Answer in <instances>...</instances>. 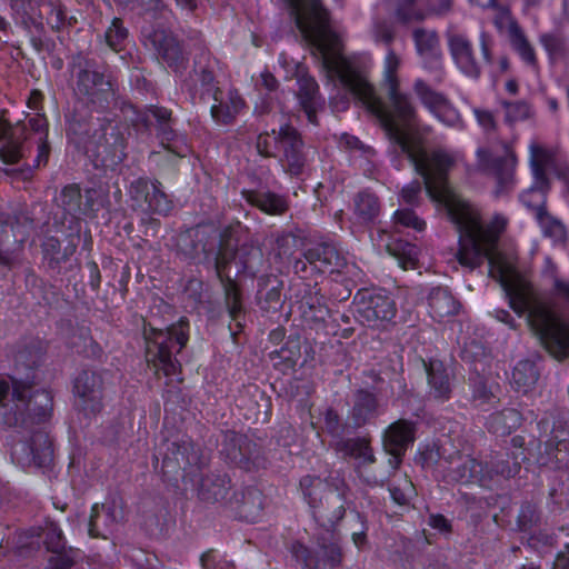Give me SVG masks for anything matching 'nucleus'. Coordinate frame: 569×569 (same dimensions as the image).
Wrapping results in <instances>:
<instances>
[{"instance_id":"1","label":"nucleus","mask_w":569,"mask_h":569,"mask_svg":"<svg viewBox=\"0 0 569 569\" xmlns=\"http://www.w3.org/2000/svg\"><path fill=\"white\" fill-rule=\"evenodd\" d=\"M302 38L315 47L328 71L335 73L343 87L373 114L389 140L407 154L426 179L427 189L438 198L446 197V172L455 164V158L442 149L425 150L419 139L408 129L416 124L417 111L410 96L399 91L398 81L387 88L389 108L377 96L373 87L355 69L340 50V40L328 24V12L319 0H309L290 16Z\"/></svg>"},{"instance_id":"2","label":"nucleus","mask_w":569,"mask_h":569,"mask_svg":"<svg viewBox=\"0 0 569 569\" xmlns=\"http://www.w3.org/2000/svg\"><path fill=\"white\" fill-rule=\"evenodd\" d=\"M486 259L490 267L489 276L500 283L513 311L519 316L527 313L529 323L555 358L569 357V325L556 316L530 283L513 277L512 266L496 248ZM556 289L569 301V282L557 281Z\"/></svg>"},{"instance_id":"3","label":"nucleus","mask_w":569,"mask_h":569,"mask_svg":"<svg viewBox=\"0 0 569 569\" xmlns=\"http://www.w3.org/2000/svg\"><path fill=\"white\" fill-rule=\"evenodd\" d=\"M416 171L425 178L417 169ZM445 178V189L447 196L442 198L433 197L427 189L426 179L423 182L411 181L401 190L402 200L409 206H417L420 194L425 187L429 197L445 206L447 214L456 226L459 233V248L456 252L458 262L470 270L480 267L492 248H496L500 232L503 229L502 222H495L491 226H483L479 211L468 201L455 192L448 182V172Z\"/></svg>"},{"instance_id":"4","label":"nucleus","mask_w":569,"mask_h":569,"mask_svg":"<svg viewBox=\"0 0 569 569\" xmlns=\"http://www.w3.org/2000/svg\"><path fill=\"white\" fill-rule=\"evenodd\" d=\"M24 406L17 397L10 396L14 406L3 413V422L10 430L7 436V446L10 447L11 459L21 467H44L52 460V443L49 436L42 430H33L50 417L52 410V396L47 390L31 391L23 387ZM8 403V400L6 401Z\"/></svg>"},{"instance_id":"5","label":"nucleus","mask_w":569,"mask_h":569,"mask_svg":"<svg viewBox=\"0 0 569 569\" xmlns=\"http://www.w3.org/2000/svg\"><path fill=\"white\" fill-rule=\"evenodd\" d=\"M204 263L214 269L216 276L223 289L224 305L230 318L241 327L243 315L241 293L236 281L228 274L230 264L236 261L242 272L254 273L262 262V251L252 244L238 247L237 239L229 234H221L216 243L203 247Z\"/></svg>"},{"instance_id":"6","label":"nucleus","mask_w":569,"mask_h":569,"mask_svg":"<svg viewBox=\"0 0 569 569\" xmlns=\"http://www.w3.org/2000/svg\"><path fill=\"white\" fill-rule=\"evenodd\" d=\"M300 488L316 522L325 530H332L346 512L348 486L345 480L339 476L322 480L308 475L301 478Z\"/></svg>"},{"instance_id":"7","label":"nucleus","mask_w":569,"mask_h":569,"mask_svg":"<svg viewBox=\"0 0 569 569\" xmlns=\"http://www.w3.org/2000/svg\"><path fill=\"white\" fill-rule=\"evenodd\" d=\"M188 327L189 323L184 319H180L166 330L154 328L151 323L144 325L147 361L156 370H162L166 376L178 372L180 363L173 357V352H179L187 345Z\"/></svg>"},{"instance_id":"8","label":"nucleus","mask_w":569,"mask_h":569,"mask_svg":"<svg viewBox=\"0 0 569 569\" xmlns=\"http://www.w3.org/2000/svg\"><path fill=\"white\" fill-rule=\"evenodd\" d=\"M30 129L38 133V154L36 167L46 166L49 160L50 144L48 142V122L41 114L28 119V122L18 121L11 124L0 116V158L4 163H17L24 156L22 141L27 139L26 132Z\"/></svg>"},{"instance_id":"9","label":"nucleus","mask_w":569,"mask_h":569,"mask_svg":"<svg viewBox=\"0 0 569 569\" xmlns=\"http://www.w3.org/2000/svg\"><path fill=\"white\" fill-rule=\"evenodd\" d=\"M72 68L76 71L74 91L89 104L106 109L116 101V82L111 76L97 69L96 60L78 54L73 58Z\"/></svg>"},{"instance_id":"10","label":"nucleus","mask_w":569,"mask_h":569,"mask_svg":"<svg viewBox=\"0 0 569 569\" xmlns=\"http://www.w3.org/2000/svg\"><path fill=\"white\" fill-rule=\"evenodd\" d=\"M86 149L97 167L116 169L127 157V140L121 126L113 120L98 118Z\"/></svg>"},{"instance_id":"11","label":"nucleus","mask_w":569,"mask_h":569,"mask_svg":"<svg viewBox=\"0 0 569 569\" xmlns=\"http://www.w3.org/2000/svg\"><path fill=\"white\" fill-rule=\"evenodd\" d=\"M52 228L62 239L47 234L41 241L42 263L52 276L66 271L63 264L76 253L81 237V221L68 218L63 223H53Z\"/></svg>"},{"instance_id":"12","label":"nucleus","mask_w":569,"mask_h":569,"mask_svg":"<svg viewBox=\"0 0 569 569\" xmlns=\"http://www.w3.org/2000/svg\"><path fill=\"white\" fill-rule=\"evenodd\" d=\"M438 471L445 482L483 485L482 461L442 445L439 449Z\"/></svg>"},{"instance_id":"13","label":"nucleus","mask_w":569,"mask_h":569,"mask_svg":"<svg viewBox=\"0 0 569 569\" xmlns=\"http://www.w3.org/2000/svg\"><path fill=\"white\" fill-rule=\"evenodd\" d=\"M317 541V555H313L302 543L293 542L290 548L293 558L301 563L305 569L337 568L343 558L339 537L332 530H325L323 533L318 536Z\"/></svg>"},{"instance_id":"14","label":"nucleus","mask_w":569,"mask_h":569,"mask_svg":"<svg viewBox=\"0 0 569 569\" xmlns=\"http://www.w3.org/2000/svg\"><path fill=\"white\" fill-rule=\"evenodd\" d=\"M353 303L359 320L372 328L383 327L396 317L393 299L382 292L361 290L356 295Z\"/></svg>"},{"instance_id":"15","label":"nucleus","mask_w":569,"mask_h":569,"mask_svg":"<svg viewBox=\"0 0 569 569\" xmlns=\"http://www.w3.org/2000/svg\"><path fill=\"white\" fill-rule=\"evenodd\" d=\"M221 453L230 463L246 471L259 469L264 463L260 447L246 435L237 432L224 435Z\"/></svg>"},{"instance_id":"16","label":"nucleus","mask_w":569,"mask_h":569,"mask_svg":"<svg viewBox=\"0 0 569 569\" xmlns=\"http://www.w3.org/2000/svg\"><path fill=\"white\" fill-rule=\"evenodd\" d=\"M277 141L280 142L281 166L284 172L292 177L305 173L309 158L305 149V142L296 128L289 124L281 126L278 130Z\"/></svg>"},{"instance_id":"17","label":"nucleus","mask_w":569,"mask_h":569,"mask_svg":"<svg viewBox=\"0 0 569 569\" xmlns=\"http://www.w3.org/2000/svg\"><path fill=\"white\" fill-rule=\"evenodd\" d=\"M129 197L132 206L143 212L167 216L173 208L171 199L163 192L161 182L139 178L131 182Z\"/></svg>"},{"instance_id":"18","label":"nucleus","mask_w":569,"mask_h":569,"mask_svg":"<svg viewBox=\"0 0 569 569\" xmlns=\"http://www.w3.org/2000/svg\"><path fill=\"white\" fill-rule=\"evenodd\" d=\"M76 407L86 417L99 413L103 407V381L99 372L82 370L74 379Z\"/></svg>"},{"instance_id":"19","label":"nucleus","mask_w":569,"mask_h":569,"mask_svg":"<svg viewBox=\"0 0 569 569\" xmlns=\"http://www.w3.org/2000/svg\"><path fill=\"white\" fill-rule=\"evenodd\" d=\"M146 46L174 72H182L187 68L188 58L172 32L154 29L146 34Z\"/></svg>"},{"instance_id":"20","label":"nucleus","mask_w":569,"mask_h":569,"mask_svg":"<svg viewBox=\"0 0 569 569\" xmlns=\"http://www.w3.org/2000/svg\"><path fill=\"white\" fill-rule=\"evenodd\" d=\"M416 433V423L400 419L391 423L383 432V448L390 458V467L396 470L401 463L402 457L408 447L413 443Z\"/></svg>"},{"instance_id":"21","label":"nucleus","mask_w":569,"mask_h":569,"mask_svg":"<svg viewBox=\"0 0 569 569\" xmlns=\"http://www.w3.org/2000/svg\"><path fill=\"white\" fill-rule=\"evenodd\" d=\"M477 154L481 166L496 177L498 181L497 193L507 190L513 181L516 167V156L513 151L505 144L501 154L492 153L486 149H479Z\"/></svg>"},{"instance_id":"22","label":"nucleus","mask_w":569,"mask_h":569,"mask_svg":"<svg viewBox=\"0 0 569 569\" xmlns=\"http://www.w3.org/2000/svg\"><path fill=\"white\" fill-rule=\"evenodd\" d=\"M531 168L535 176V183L526 192L521 194L522 203L535 212L536 219L538 218V210L546 208V188L547 177L545 171V150L537 146L531 144Z\"/></svg>"},{"instance_id":"23","label":"nucleus","mask_w":569,"mask_h":569,"mask_svg":"<svg viewBox=\"0 0 569 569\" xmlns=\"http://www.w3.org/2000/svg\"><path fill=\"white\" fill-rule=\"evenodd\" d=\"M199 462V452L190 440L172 441L167 446L162 459V472L168 477L176 476Z\"/></svg>"},{"instance_id":"24","label":"nucleus","mask_w":569,"mask_h":569,"mask_svg":"<svg viewBox=\"0 0 569 569\" xmlns=\"http://www.w3.org/2000/svg\"><path fill=\"white\" fill-rule=\"evenodd\" d=\"M525 460L526 456L523 451L520 452H492L489 457L482 461V475H483V487L489 483L496 477H502L505 479L515 477L521 467L520 460Z\"/></svg>"},{"instance_id":"25","label":"nucleus","mask_w":569,"mask_h":569,"mask_svg":"<svg viewBox=\"0 0 569 569\" xmlns=\"http://www.w3.org/2000/svg\"><path fill=\"white\" fill-rule=\"evenodd\" d=\"M450 54L459 70L472 79L481 74L480 62L476 59L470 40L462 33L450 32L447 36Z\"/></svg>"},{"instance_id":"26","label":"nucleus","mask_w":569,"mask_h":569,"mask_svg":"<svg viewBox=\"0 0 569 569\" xmlns=\"http://www.w3.org/2000/svg\"><path fill=\"white\" fill-rule=\"evenodd\" d=\"M302 256L309 261L311 271L317 273L338 271L345 266V258L333 244L328 242L307 248Z\"/></svg>"},{"instance_id":"27","label":"nucleus","mask_w":569,"mask_h":569,"mask_svg":"<svg viewBox=\"0 0 569 569\" xmlns=\"http://www.w3.org/2000/svg\"><path fill=\"white\" fill-rule=\"evenodd\" d=\"M241 194L250 206L269 216H282L289 210L288 199L270 190L243 189Z\"/></svg>"},{"instance_id":"28","label":"nucleus","mask_w":569,"mask_h":569,"mask_svg":"<svg viewBox=\"0 0 569 569\" xmlns=\"http://www.w3.org/2000/svg\"><path fill=\"white\" fill-rule=\"evenodd\" d=\"M298 89L296 97L300 108L305 111L307 119L312 124H318L317 112L323 106L319 96V88L316 80L309 76L298 77Z\"/></svg>"},{"instance_id":"29","label":"nucleus","mask_w":569,"mask_h":569,"mask_svg":"<svg viewBox=\"0 0 569 569\" xmlns=\"http://www.w3.org/2000/svg\"><path fill=\"white\" fill-rule=\"evenodd\" d=\"M283 282L274 274L258 278L257 302L262 311L277 312L282 307Z\"/></svg>"},{"instance_id":"30","label":"nucleus","mask_w":569,"mask_h":569,"mask_svg":"<svg viewBox=\"0 0 569 569\" xmlns=\"http://www.w3.org/2000/svg\"><path fill=\"white\" fill-rule=\"evenodd\" d=\"M333 448L345 458L355 459L359 471L376 461L370 440L367 438H339Z\"/></svg>"},{"instance_id":"31","label":"nucleus","mask_w":569,"mask_h":569,"mask_svg":"<svg viewBox=\"0 0 569 569\" xmlns=\"http://www.w3.org/2000/svg\"><path fill=\"white\" fill-rule=\"evenodd\" d=\"M300 309L302 317L310 322H322L328 317L329 308L325 296L321 293V288L317 283L315 286L306 284L301 296Z\"/></svg>"},{"instance_id":"32","label":"nucleus","mask_w":569,"mask_h":569,"mask_svg":"<svg viewBox=\"0 0 569 569\" xmlns=\"http://www.w3.org/2000/svg\"><path fill=\"white\" fill-rule=\"evenodd\" d=\"M377 397L368 390H358L355 395L350 419L355 428L363 427L379 416Z\"/></svg>"},{"instance_id":"33","label":"nucleus","mask_w":569,"mask_h":569,"mask_svg":"<svg viewBox=\"0 0 569 569\" xmlns=\"http://www.w3.org/2000/svg\"><path fill=\"white\" fill-rule=\"evenodd\" d=\"M149 111L156 121L157 134L160 138L161 143L174 153L183 156L182 149L171 146V143L176 142L179 138L173 129L174 119L172 118L171 110L164 107L150 106Z\"/></svg>"},{"instance_id":"34","label":"nucleus","mask_w":569,"mask_h":569,"mask_svg":"<svg viewBox=\"0 0 569 569\" xmlns=\"http://www.w3.org/2000/svg\"><path fill=\"white\" fill-rule=\"evenodd\" d=\"M538 463L552 470H569V442L549 439L540 451Z\"/></svg>"},{"instance_id":"35","label":"nucleus","mask_w":569,"mask_h":569,"mask_svg":"<svg viewBox=\"0 0 569 569\" xmlns=\"http://www.w3.org/2000/svg\"><path fill=\"white\" fill-rule=\"evenodd\" d=\"M117 521L113 506L96 503L91 509L88 532L92 538L106 539L111 533Z\"/></svg>"},{"instance_id":"36","label":"nucleus","mask_w":569,"mask_h":569,"mask_svg":"<svg viewBox=\"0 0 569 569\" xmlns=\"http://www.w3.org/2000/svg\"><path fill=\"white\" fill-rule=\"evenodd\" d=\"M230 488V480L226 475L210 473L202 477L198 496L209 503L221 502L227 499Z\"/></svg>"},{"instance_id":"37","label":"nucleus","mask_w":569,"mask_h":569,"mask_svg":"<svg viewBox=\"0 0 569 569\" xmlns=\"http://www.w3.org/2000/svg\"><path fill=\"white\" fill-rule=\"evenodd\" d=\"M429 313L435 320L455 316L459 309V302L446 288H433L428 296Z\"/></svg>"},{"instance_id":"38","label":"nucleus","mask_w":569,"mask_h":569,"mask_svg":"<svg viewBox=\"0 0 569 569\" xmlns=\"http://www.w3.org/2000/svg\"><path fill=\"white\" fill-rule=\"evenodd\" d=\"M97 122L92 121V117L84 108H74L68 119L67 136L78 146L88 144V140L92 133L91 128H96Z\"/></svg>"},{"instance_id":"39","label":"nucleus","mask_w":569,"mask_h":569,"mask_svg":"<svg viewBox=\"0 0 569 569\" xmlns=\"http://www.w3.org/2000/svg\"><path fill=\"white\" fill-rule=\"evenodd\" d=\"M57 206L63 210L61 219L54 218L53 223H63L68 218L79 219L78 214L82 212V194L78 184L66 186L56 198Z\"/></svg>"},{"instance_id":"40","label":"nucleus","mask_w":569,"mask_h":569,"mask_svg":"<svg viewBox=\"0 0 569 569\" xmlns=\"http://www.w3.org/2000/svg\"><path fill=\"white\" fill-rule=\"evenodd\" d=\"M23 241L17 238L13 227L0 222V264L12 268L19 262Z\"/></svg>"},{"instance_id":"41","label":"nucleus","mask_w":569,"mask_h":569,"mask_svg":"<svg viewBox=\"0 0 569 569\" xmlns=\"http://www.w3.org/2000/svg\"><path fill=\"white\" fill-rule=\"evenodd\" d=\"M430 395L440 401L448 400L451 393L450 378L441 361H430L426 365Z\"/></svg>"},{"instance_id":"42","label":"nucleus","mask_w":569,"mask_h":569,"mask_svg":"<svg viewBox=\"0 0 569 569\" xmlns=\"http://www.w3.org/2000/svg\"><path fill=\"white\" fill-rule=\"evenodd\" d=\"M539 41L548 53L550 63L566 62L569 58L568 39L560 32H547L539 37Z\"/></svg>"},{"instance_id":"43","label":"nucleus","mask_w":569,"mask_h":569,"mask_svg":"<svg viewBox=\"0 0 569 569\" xmlns=\"http://www.w3.org/2000/svg\"><path fill=\"white\" fill-rule=\"evenodd\" d=\"M537 220L543 236L551 239L553 243L565 244L567 242L568 234L566 227L560 220L549 214L546 208H540L538 210Z\"/></svg>"},{"instance_id":"44","label":"nucleus","mask_w":569,"mask_h":569,"mask_svg":"<svg viewBox=\"0 0 569 569\" xmlns=\"http://www.w3.org/2000/svg\"><path fill=\"white\" fill-rule=\"evenodd\" d=\"M538 378L536 365L530 360L519 361L513 368L512 383L518 391L527 393L537 383Z\"/></svg>"},{"instance_id":"45","label":"nucleus","mask_w":569,"mask_h":569,"mask_svg":"<svg viewBox=\"0 0 569 569\" xmlns=\"http://www.w3.org/2000/svg\"><path fill=\"white\" fill-rule=\"evenodd\" d=\"M519 425L520 413L515 409H503L492 413L488 420L489 430L499 436L509 435Z\"/></svg>"},{"instance_id":"46","label":"nucleus","mask_w":569,"mask_h":569,"mask_svg":"<svg viewBox=\"0 0 569 569\" xmlns=\"http://www.w3.org/2000/svg\"><path fill=\"white\" fill-rule=\"evenodd\" d=\"M380 212L378 197L373 193L362 191L355 198V213L362 222L372 221Z\"/></svg>"},{"instance_id":"47","label":"nucleus","mask_w":569,"mask_h":569,"mask_svg":"<svg viewBox=\"0 0 569 569\" xmlns=\"http://www.w3.org/2000/svg\"><path fill=\"white\" fill-rule=\"evenodd\" d=\"M510 43L513 50L521 57V59L529 66H537V57L533 47L528 41L522 29L518 23L511 24V34L509 36Z\"/></svg>"},{"instance_id":"48","label":"nucleus","mask_w":569,"mask_h":569,"mask_svg":"<svg viewBox=\"0 0 569 569\" xmlns=\"http://www.w3.org/2000/svg\"><path fill=\"white\" fill-rule=\"evenodd\" d=\"M269 356L274 361V367H280L281 370L292 369L301 356L299 341L288 340L281 349L270 352Z\"/></svg>"},{"instance_id":"49","label":"nucleus","mask_w":569,"mask_h":569,"mask_svg":"<svg viewBox=\"0 0 569 569\" xmlns=\"http://www.w3.org/2000/svg\"><path fill=\"white\" fill-rule=\"evenodd\" d=\"M413 90L421 103L433 114V112L447 100L441 92L433 90L426 81L418 79Z\"/></svg>"},{"instance_id":"50","label":"nucleus","mask_w":569,"mask_h":569,"mask_svg":"<svg viewBox=\"0 0 569 569\" xmlns=\"http://www.w3.org/2000/svg\"><path fill=\"white\" fill-rule=\"evenodd\" d=\"M413 40L420 54L437 56L439 37L436 31L418 28L413 31Z\"/></svg>"},{"instance_id":"51","label":"nucleus","mask_w":569,"mask_h":569,"mask_svg":"<svg viewBox=\"0 0 569 569\" xmlns=\"http://www.w3.org/2000/svg\"><path fill=\"white\" fill-rule=\"evenodd\" d=\"M388 252L397 260L403 270L412 269L416 264L415 247L410 243L396 241L387 246Z\"/></svg>"},{"instance_id":"52","label":"nucleus","mask_w":569,"mask_h":569,"mask_svg":"<svg viewBox=\"0 0 569 569\" xmlns=\"http://www.w3.org/2000/svg\"><path fill=\"white\" fill-rule=\"evenodd\" d=\"M128 38V30L123 27V22L120 18H113L110 27L104 33L107 44L116 52H119L123 48V43Z\"/></svg>"},{"instance_id":"53","label":"nucleus","mask_w":569,"mask_h":569,"mask_svg":"<svg viewBox=\"0 0 569 569\" xmlns=\"http://www.w3.org/2000/svg\"><path fill=\"white\" fill-rule=\"evenodd\" d=\"M517 523L521 531H530L533 528L540 526L541 516L537 506L531 502L522 503L517 518Z\"/></svg>"},{"instance_id":"54","label":"nucleus","mask_w":569,"mask_h":569,"mask_svg":"<svg viewBox=\"0 0 569 569\" xmlns=\"http://www.w3.org/2000/svg\"><path fill=\"white\" fill-rule=\"evenodd\" d=\"M198 79L203 88L200 94V99L204 100L206 96L211 97L213 100H218L219 96H222V91L214 84V74L211 66L200 67L199 71H196Z\"/></svg>"},{"instance_id":"55","label":"nucleus","mask_w":569,"mask_h":569,"mask_svg":"<svg viewBox=\"0 0 569 569\" xmlns=\"http://www.w3.org/2000/svg\"><path fill=\"white\" fill-rule=\"evenodd\" d=\"M42 540L50 552L62 551L66 548L62 531L54 522H48L42 529Z\"/></svg>"},{"instance_id":"56","label":"nucleus","mask_w":569,"mask_h":569,"mask_svg":"<svg viewBox=\"0 0 569 569\" xmlns=\"http://www.w3.org/2000/svg\"><path fill=\"white\" fill-rule=\"evenodd\" d=\"M417 0H401L397 4L396 17L401 23L422 21L426 14L416 7Z\"/></svg>"},{"instance_id":"57","label":"nucleus","mask_w":569,"mask_h":569,"mask_svg":"<svg viewBox=\"0 0 569 569\" xmlns=\"http://www.w3.org/2000/svg\"><path fill=\"white\" fill-rule=\"evenodd\" d=\"M502 107L506 110V121L509 123L523 121L532 116L531 106L527 101H503Z\"/></svg>"},{"instance_id":"58","label":"nucleus","mask_w":569,"mask_h":569,"mask_svg":"<svg viewBox=\"0 0 569 569\" xmlns=\"http://www.w3.org/2000/svg\"><path fill=\"white\" fill-rule=\"evenodd\" d=\"M278 131L272 130L271 133L262 132L258 136L256 148L259 154L264 158L277 157L276 150L280 149V142L277 141Z\"/></svg>"},{"instance_id":"59","label":"nucleus","mask_w":569,"mask_h":569,"mask_svg":"<svg viewBox=\"0 0 569 569\" xmlns=\"http://www.w3.org/2000/svg\"><path fill=\"white\" fill-rule=\"evenodd\" d=\"M23 387L27 386L17 381H12L11 383L9 379L0 377V405L6 407V401L9 400L10 396H13L20 401L18 406H20V403L24 406V393L23 390H21Z\"/></svg>"},{"instance_id":"60","label":"nucleus","mask_w":569,"mask_h":569,"mask_svg":"<svg viewBox=\"0 0 569 569\" xmlns=\"http://www.w3.org/2000/svg\"><path fill=\"white\" fill-rule=\"evenodd\" d=\"M9 228L13 227L17 238L26 241L30 230L33 228V220L27 212H17L9 222H1Z\"/></svg>"},{"instance_id":"61","label":"nucleus","mask_w":569,"mask_h":569,"mask_svg":"<svg viewBox=\"0 0 569 569\" xmlns=\"http://www.w3.org/2000/svg\"><path fill=\"white\" fill-rule=\"evenodd\" d=\"M79 339L82 340V345L77 341H72V347L77 349V352L83 353L87 357L98 358L102 353L100 346L89 336L88 330L81 329L79 331Z\"/></svg>"},{"instance_id":"62","label":"nucleus","mask_w":569,"mask_h":569,"mask_svg":"<svg viewBox=\"0 0 569 569\" xmlns=\"http://www.w3.org/2000/svg\"><path fill=\"white\" fill-rule=\"evenodd\" d=\"M214 101L218 103L212 104L210 108L212 118L222 124L232 122L236 118L234 107H229V104L223 101L222 96H219V99Z\"/></svg>"},{"instance_id":"63","label":"nucleus","mask_w":569,"mask_h":569,"mask_svg":"<svg viewBox=\"0 0 569 569\" xmlns=\"http://www.w3.org/2000/svg\"><path fill=\"white\" fill-rule=\"evenodd\" d=\"M433 114L449 127H457L461 123L459 112L448 99L433 112Z\"/></svg>"},{"instance_id":"64","label":"nucleus","mask_w":569,"mask_h":569,"mask_svg":"<svg viewBox=\"0 0 569 569\" xmlns=\"http://www.w3.org/2000/svg\"><path fill=\"white\" fill-rule=\"evenodd\" d=\"M44 17L47 23L54 30H59L66 21V12L63 8L59 4L56 6L51 1L48 3H43Z\"/></svg>"}]
</instances>
